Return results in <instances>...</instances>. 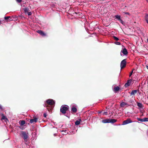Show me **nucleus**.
I'll use <instances>...</instances> for the list:
<instances>
[{"label": "nucleus", "instance_id": "nucleus-38", "mask_svg": "<svg viewBox=\"0 0 148 148\" xmlns=\"http://www.w3.org/2000/svg\"><path fill=\"white\" fill-rule=\"evenodd\" d=\"M146 22L148 24V19H145Z\"/></svg>", "mask_w": 148, "mask_h": 148}, {"label": "nucleus", "instance_id": "nucleus-41", "mask_svg": "<svg viewBox=\"0 0 148 148\" xmlns=\"http://www.w3.org/2000/svg\"><path fill=\"white\" fill-rule=\"evenodd\" d=\"M146 0V1H147V2H148V0Z\"/></svg>", "mask_w": 148, "mask_h": 148}, {"label": "nucleus", "instance_id": "nucleus-22", "mask_svg": "<svg viewBox=\"0 0 148 148\" xmlns=\"http://www.w3.org/2000/svg\"><path fill=\"white\" fill-rule=\"evenodd\" d=\"M102 22H103V23L105 24L104 25H105L106 24V22H108V21H107V19H103Z\"/></svg>", "mask_w": 148, "mask_h": 148}, {"label": "nucleus", "instance_id": "nucleus-14", "mask_svg": "<svg viewBox=\"0 0 148 148\" xmlns=\"http://www.w3.org/2000/svg\"><path fill=\"white\" fill-rule=\"evenodd\" d=\"M137 92V90H134L132 91L130 93L131 95H134L135 94H136Z\"/></svg>", "mask_w": 148, "mask_h": 148}, {"label": "nucleus", "instance_id": "nucleus-10", "mask_svg": "<svg viewBox=\"0 0 148 148\" xmlns=\"http://www.w3.org/2000/svg\"><path fill=\"white\" fill-rule=\"evenodd\" d=\"M120 89V88L118 86L115 87L114 88V91L115 93H117L119 90Z\"/></svg>", "mask_w": 148, "mask_h": 148}, {"label": "nucleus", "instance_id": "nucleus-11", "mask_svg": "<svg viewBox=\"0 0 148 148\" xmlns=\"http://www.w3.org/2000/svg\"><path fill=\"white\" fill-rule=\"evenodd\" d=\"M122 53L124 55H126L128 54V52L125 48H124L122 51Z\"/></svg>", "mask_w": 148, "mask_h": 148}, {"label": "nucleus", "instance_id": "nucleus-35", "mask_svg": "<svg viewBox=\"0 0 148 148\" xmlns=\"http://www.w3.org/2000/svg\"><path fill=\"white\" fill-rule=\"evenodd\" d=\"M145 18H148V15L146 14L145 16Z\"/></svg>", "mask_w": 148, "mask_h": 148}, {"label": "nucleus", "instance_id": "nucleus-43", "mask_svg": "<svg viewBox=\"0 0 148 148\" xmlns=\"http://www.w3.org/2000/svg\"><path fill=\"white\" fill-rule=\"evenodd\" d=\"M13 18H15V17H13Z\"/></svg>", "mask_w": 148, "mask_h": 148}, {"label": "nucleus", "instance_id": "nucleus-24", "mask_svg": "<svg viewBox=\"0 0 148 148\" xmlns=\"http://www.w3.org/2000/svg\"><path fill=\"white\" fill-rule=\"evenodd\" d=\"M135 70V69H132V71L130 72V75H129V76L130 77L132 74V73L133 72V71H134Z\"/></svg>", "mask_w": 148, "mask_h": 148}, {"label": "nucleus", "instance_id": "nucleus-6", "mask_svg": "<svg viewBox=\"0 0 148 148\" xmlns=\"http://www.w3.org/2000/svg\"><path fill=\"white\" fill-rule=\"evenodd\" d=\"M37 32L42 36H46V34L42 30H38L37 31Z\"/></svg>", "mask_w": 148, "mask_h": 148}, {"label": "nucleus", "instance_id": "nucleus-31", "mask_svg": "<svg viewBox=\"0 0 148 148\" xmlns=\"http://www.w3.org/2000/svg\"><path fill=\"white\" fill-rule=\"evenodd\" d=\"M43 116L44 117H46L47 116V115L46 113H44L43 114Z\"/></svg>", "mask_w": 148, "mask_h": 148}, {"label": "nucleus", "instance_id": "nucleus-19", "mask_svg": "<svg viewBox=\"0 0 148 148\" xmlns=\"http://www.w3.org/2000/svg\"><path fill=\"white\" fill-rule=\"evenodd\" d=\"M24 10L25 13L27 14L29 11V9L28 8H24Z\"/></svg>", "mask_w": 148, "mask_h": 148}, {"label": "nucleus", "instance_id": "nucleus-44", "mask_svg": "<svg viewBox=\"0 0 148 148\" xmlns=\"http://www.w3.org/2000/svg\"><path fill=\"white\" fill-rule=\"evenodd\" d=\"M82 18H84V17H82Z\"/></svg>", "mask_w": 148, "mask_h": 148}, {"label": "nucleus", "instance_id": "nucleus-30", "mask_svg": "<svg viewBox=\"0 0 148 148\" xmlns=\"http://www.w3.org/2000/svg\"><path fill=\"white\" fill-rule=\"evenodd\" d=\"M27 14L29 16L31 15L32 13L31 12H28Z\"/></svg>", "mask_w": 148, "mask_h": 148}, {"label": "nucleus", "instance_id": "nucleus-29", "mask_svg": "<svg viewBox=\"0 0 148 148\" xmlns=\"http://www.w3.org/2000/svg\"><path fill=\"white\" fill-rule=\"evenodd\" d=\"M115 43L117 45H120L121 44V43L119 42H116Z\"/></svg>", "mask_w": 148, "mask_h": 148}, {"label": "nucleus", "instance_id": "nucleus-3", "mask_svg": "<svg viewBox=\"0 0 148 148\" xmlns=\"http://www.w3.org/2000/svg\"><path fill=\"white\" fill-rule=\"evenodd\" d=\"M126 60V59H124L121 62V69L124 68L126 66L127 64Z\"/></svg>", "mask_w": 148, "mask_h": 148}, {"label": "nucleus", "instance_id": "nucleus-23", "mask_svg": "<svg viewBox=\"0 0 148 148\" xmlns=\"http://www.w3.org/2000/svg\"><path fill=\"white\" fill-rule=\"evenodd\" d=\"M137 119L138 120V121H140L142 122H143V119H140V118H138Z\"/></svg>", "mask_w": 148, "mask_h": 148}, {"label": "nucleus", "instance_id": "nucleus-39", "mask_svg": "<svg viewBox=\"0 0 148 148\" xmlns=\"http://www.w3.org/2000/svg\"><path fill=\"white\" fill-rule=\"evenodd\" d=\"M146 68L148 69V66H146Z\"/></svg>", "mask_w": 148, "mask_h": 148}, {"label": "nucleus", "instance_id": "nucleus-34", "mask_svg": "<svg viewBox=\"0 0 148 148\" xmlns=\"http://www.w3.org/2000/svg\"><path fill=\"white\" fill-rule=\"evenodd\" d=\"M103 114L107 115V112H105L103 113Z\"/></svg>", "mask_w": 148, "mask_h": 148}, {"label": "nucleus", "instance_id": "nucleus-2", "mask_svg": "<svg viewBox=\"0 0 148 148\" xmlns=\"http://www.w3.org/2000/svg\"><path fill=\"white\" fill-rule=\"evenodd\" d=\"M69 109V107L68 106L62 105L61 107L60 111L62 114H65Z\"/></svg>", "mask_w": 148, "mask_h": 148}, {"label": "nucleus", "instance_id": "nucleus-40", "mask_svg": "<svg viewBox=\"0 0 148 148\" xmlns=\"http://www.w3.org/2000/svg\"><path fill=\"white\" fill-rule=\"evenodd\" d=\"M18 19H16V21H17V20H18Z\"/></svg>", "mask_w": 148, "mask_h": 148}, {"label": "nucleus", "instance_id": "nucleus-28", "mask_svg": "<svg viewBox=\"0 0 148 148\" xmlns=\"http://www.w3.org/2000/svg\"><path fill=\"white\" fill-rule=\"evenodd\" d=\"M10 18V16H5L4 17V18L5 19H8L9 18Z\"/></svg>", "mask_w": 148, "mask_h": 148}, {"label": "nucleus", "instance_id": "nucleus-7", "mask_svg": "<svg viewBox=\"0 0 148 148\" xmlns=\"http://www.w3.org/2000/svg\"><path fill=\"white\" fill-rule=\"evenodd\" d=\"M77 111V108L75 107L74 106H73L71 108V113L72 114H73L74 113H75Z\"/></svg>", "mask_w": 148, "mask_h": 148}, {"label": "nucleus", "instance_id": "nucleus-4", "mask_svg": "<svg viewBox=\"0 0 148 148\" xmlns=\"http://www.w3.org/2000/svg\"><path fill=\"white\" fill-rule=\"evenodd\" d=\"M22 135V137L24 140L27 139L28 136L27 135L28 133H27L25 132L22 131L21 132Z\"/></svg>", "mask_w": 148, "mask_h": 148}, {"label": "nucleus", "instance_id": "nucleus-42", "mask_svg": "<svg viewBox=\"0 0 148 148\" xmlns=\"http://www.w3.org/2000/svg\"><path fill=\"white\" fill-rule=\"evenodd\" d=\"M147 42L148 43V38L147 39Z\"/></svg>", "mask_w": 148, "mask_h": 148}, {"label": "nucleus", "instance_id": "nucleus-27", "mask_svg": "<svg viewBox=\"0 0 148 148\" xmlns=\"http://www.w3.org/2000/svg\"><path fill=\"white\" fill-rule=\"evenodd\" d=\"M115 17L116 18H120V16L119 15H116L115 16Z\"/></svg>", "mask_w": 148, "mask_h": 148}, {"label": "nucleus", "instance_id": "nucleus-36", "mask_svg": "<svg viewBox=\"0 0 148 148\" xmlns=\"http://www.w3.org/2000/svg\"><path fill=\"white\" fill-rule=\"evenodd\" d=\"M0 109H1L2 110H3V109L2 108V107L1 105H0Z\"/></svg>", "mask_w": 148, "mask_h": 148}, {"label": "nucleus", "instance_id": "nucleus-32", "mask_svg": "<svg viewBox=\"0 0 148 148\" xmlns=\"http://www.w3.org/2000/svg\"><path fill=\"white\" fill-rule=\"evenodd\" d=\"M5 19V21H12V20H10L11 19Z\"/></svg>", "mask_w": 148, "mask_h": 148}, {"label": "nucleus", "instance_id": "nucleus-15", "mask_svg": "<svg viewBox=\"0 0 148 148\" xmlns=\"http://www.w3.org/2000/svg\"><path fill=\"white\" fill-rule=\"evenodd\" d=\"M81 121V120L80 119H79L78 120L76 121L75 122V125H78L80 123V121Z\"/></svg>", "mask_w": 148, "mask_h": 148}, {"label": "nucleus", "instance_id": "nucleus-46", "mask_svg": "<svg viewBox=\"0 0 148 148\" xmlns=\"http://www.w3.org/2000/svg\"><path fill=\"white\" fill-rule=\"evenodd\" d=\"M1 21H0V24L1 23Z\"/></svg>", "mask_w": 148, "mask_h": 148}, {"label": "nucleus", "instance_id": "nucleus-26", "mask_svg": "<svg viewBox=\"0 0 148 148\" xmlns=\"http://www.w3.org/2000/svg\"><path fill=\"white\" fill-rule=\"evenodd\" d=\"M113 38L115 40L117 41L119 40V38L116 36H114Z\"/></svg>", "mask_w": 148, "mask_h": 148}, {"label": "nucleus", "instance_id": "nucleus-1", "mask_svg": "<svg viewBox=\"0 0 148 148\" xmlns=\"http://www.w3.org/2000/svg\"><path fill=\"white\" fill-rule=\"evenodd\" d=\"M55 103V102L53 99H49L45 101L43 106L44 107H47V109L50 112L53 108L52 106H54Z\"/></svg>", "mask_w": 148, "mask_h": 148}, {"label": "nucleus", "instance_id": "nucleus-37", "mask_svg": "<svg viewBox=\"0 0 148 148\" xmlns=\"http://www.w3.org/2000/svg\"><path fill=\"white\" fill-rule=\"evenodd\" d=\"M124 13L125 14H128L129 15H130V14L128 13V12H124Z\"/></svg>", "mask_w": 148, "mask_h": 148}, {"label": "nucleus", "instance_id": "nucleus-25", "mask_svg": "<svg viewBox=\"0 0 148 148\" xmlns=\"http://www.w3.org/2000/svg\"><path fill=\"white\" fill-rule=\"evenodd\" d=\"M143 122L144 121H148V118H144L143 119Z\"/></svg>", "mask_w": 148, "mask_h": 148}, {"label": "nucleus", "instance_id": "nucleus-13", "mask_svg": "<svg viewBox=\"0 0 148 148\" xmlns=\"http://www.w3.org/2000/svg\"><path fill=\"white\" fill-rule=\"evenodd\" d=\"M102 122L104 123H110V119H104L102 121Z\"/></svg>", "mask_w": 148, "mask_h": 148}, {"label": "nucleus", "instance_id": "nucleus-5", "mask_svg": "<svg viewBox=\"0 0 148 148\" xmlns=\"http://www.w3.org/2000/svg\"><path fill=\"white\" fill-rule=\"evenodd\" d=\"M132 122V121L131 119H128L126 120L123 121L122 125H125Z\"/></svg>", "mask_w": 148, "mask_h": 148}, {"label": "nucleus", "instance_id": "nucleus-18", "mask_svg": "<svg viewBox=\"0 0 148 148\" xmlns=\"http://www.w3.org/2000/svg\"><path fill=\"white\" fill-rule=\"evenodd\" d=\"M127 105L128 104L127 103H125V102H123L121 103V107H124L125 105Z\"/></svg>", "mask_w": 148, "mask_h": 148}, {"label": "nucleus", "instance_id": "nucleus-17", "mask_svg": "<svg viewBox=\"0 0 148 148\" xmlns=\"http://www.w3.org/2000/svg\"><path fill=\"white\" fill-rule=\"evenodd\" d=\"M117 120L116 119H110V123H114L116 122Z\"/></svg>", "mask_w": 148, "mask_h": 148}, {"label": "nucleus", "instance_id": "nucleus-21", "mask_svg": "<svg viewBox=\"0 0 148 148\" xmlns=\"http://www.w3.org/2000/svg\"><path fill=\"white\" fill-rule=\"evenodd\" d=\"M25 123V122L24 120L21 121V122L20 124L21 125H24Z\"/></svg>", "mask_w": 148, "mask_h": 148}, {"label": "nucleus", "instance_id": "nucleus-12", "mask_svg": "<svg viewBox=\"0 0 148 148\" xmlns=\"http://www.w3.org/2000/svg\"><path fill=\"white\" fill-rule=\"evenodd\" d=\"M118 20L124 25L125 26L127 25V23L123 21L122 19H118Z\"/></svg>", "mask_w": 148, "mask_h": 148}, {"label": "nucleus", "instance_id": "nucleus-33", "mask_svg": "<svg viewBox=\"0 0 148 148\" xmlns=\"http://www.w3.org/2000/svg\"><path fill=\"white\" fill-rule=\"evenodd\" d=\"M16 1L18 2V3H21V1H22V0H16Z\"/></svg>", "mask_w": 148, "mask_h": 148}, {"label": "nucleus", "instance_id": "nucleus-8", "mask_svg": "<svg viewBox=\"0 0 148 148\" xmlns=\"http://www.w3.org/2000/svg\"><path fill=\"white\" fill-rule=\"evenodd\" d=\"M132 81V79H131L127 80V82L125 84V87H127L130 86Z\"/></svg>", "mask_w": 148, "mask_h": 148}, {"label": "nucleus", "instance_id": "nucleus-16", "mask_svg": "<svg viewBox=\"0 0 148 148\" xmlns=\"http://www.w3.org/2000/svg\"><path fill=\"white\" fill-rule=\"evenodd\" d=\"M137 105L140 108H142L143 107V106L142 105V104L140 103L137 102Z\"/></svg>", "mask_w": 148, "mask_h": 148}, {"label": "nucleus", "instance_id": "nucleus-9", "mask_svg": "<svg viewBox=\"0 0 148 148\" xmlns=\"http://www.w3.org/2000/svg\"><path fill=\"white\" fill-rule=\"evenodd\" d=\"M33 118V119H30V123H32L34 122L36 123L37 122L38 119L34 116Z\"/></svg>", "mask_w": 148, "mask_h": 148}, {"label": "nucleus", "instance_id": "nucleus-45", "mask_svg": "<svg viewBox=\"0 0 148 148\" xmlns=\"http://www.w3.org/2000/svg\"><path fill=\"white\" fill-rule=\"evenodd\" d=\"M17 18V17H16V16H15V18Z\"/></svg>", "mask_w": 148, "mask_h": 148}, {"label": "nucleus", "instance_id": "nucleus-20", "mask_svg": "<svg viewBox=\"0 0 148 148\" xmlns=\"http://www.w3.org/2000/svg\"><path fill=\"white\" fill-rule=\"evenodd\" d=\"M2 116L1 117V120H4V119H6L7 120H8L7 119L6 117L3 114H2Z\"/></svg>", "mask_w": 148, "mask_h": 148}]
</instances>
